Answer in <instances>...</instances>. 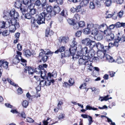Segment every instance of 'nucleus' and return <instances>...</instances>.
<instances>
[{"instance_id": "7", "label": "nucleus", "mask_w": 125, "mask_h": 125, "mask_svg": "<svg viewBox=\"0 0 125 125\" xmlns=\"http://www.w3.org/2000/svg\"><path fill=\"white\" fill-rule=\"evenodd\" d=\"M45 9H46L47 12L44 11L41 13V16H46L47 15L48 13L50 14V16H52V13L53 11V8L52 6L49 4L47 5V6L46 7Z\"/></svg>"}, {"instance_id": "3", "label": "nucleus", "mask_w": 125, "mask_h": 125, "mask_svg": "<svg viewBox=\"0 0 125 125\" xmlns=\"http://www.w3.org/2000/svg\"><path fill=\"white\" fill-rule=\"evenodd\" d=\"M82 42L83 44L88 46L90 48H93L96 45V43L95 41L91 40L88 38H86L83 39Z\"/></svg>"}, {"instance_id": "4", "label": "nucleus", "mask_w": 125, "mask_h": 125, "mask_svg": "<svg viewBox=\"0 0 125 125\" xmlns=\"http://www.w3.org/2000/svg\"><path fill=\"white\" fill-rule=\"evenodd\" d=\"M78 57L75 58H79L78 62L80 65H85L86 61L89 59V56L87 55H80Z\"/></svg>"}, {"instance_id": "48", "label": "nucleus", "mask_w": 125, "mask_h": 125, "mask_svg": "<svg viewBox=\"0 0 125 125\" xmlns=\"http://www.w3.org/2000/svg\"><path fill=\"white\" fill-rule=\"evenodd\" d=\"M86 110H96L97 109L94 107H92L91 106L87 105L86 107Z\"/></svg>"}, {"instance_id": "52", "label": "nucleus", "mask_w": 125, "mask_h": 125, "mask_svg": "<svg viewBox=\"0 0 125 125\" xmlns=\"http://www.w3.org/2000/svg\"><path fill=\"white\" fill-rule=\"evenodd\" d=\"M95 7V4L93 2H90L89 5V8L92 9H94Z\"/></svg>"}, {"instance_id": "37", "label": "nucleus", "mask_w": 125, "mask_h": 125, "mask_svg": "<svg viewBox=\"0 0 125 125\" xmlns=\"http://www.w3.org/2000/svg\"><path fill=\"white\" fill-rule=\"evenodd\" d=\"M96 47L97 49L99 50H102L103 48V45L100 42H98L96 44Z\"/></svg>"}, {"instance_id": "8", "label": "nucleus", "mask_w": 125, "mask_h": 125, "mask_svg": "<svg viewBox=\"0 0 125 125\" xmlns=\"http://www.w3.org/2000/svg\"><path fill=\"white\" fill-rule=\"evenodd\" d=\"M17 1L15 2V5L16 7L17 8H20L21 10V11L23 15L25 14V16L26 13H25V11L24 9L21 8V2L20 1V0H17Z\"/></svg>"}, {"instance_id": "22", "label": "nucleus", "mask_w": 125, "mask_h": 125, "mask_svg": "<svg viewBox=\"0 0 125 125\" xmlns=\"http://www.w3.org/2000/svg\"><path fill=\"white\" fill-rule=\"evenodd\" d=\"M9 26V21H8L5 22L4 21H1L0 22V27L2 28L5 27L7 28Z\"/></svg>"}, {"instance_id": "32", "label": "nucleus", "mask_w": 125, "mask_h": 125, "mask_svg": "<svg viewBox=\"0 0 125 125\" xmlns=\"http://www.w3.org/2000/svg\"><path fill=\"white\" fill-rule=\"evenodd\" d=\"M117 42H116V40L115 39V40L114 41V43H109L108 46L109 47V48L110 49L111 47H113L114 46H115L116 47H118L119 44L118 43H117Z\"/></svg>"}, {"instance_id": "24", "label": "nucleus", "mask_w": 125, "mask_h": 125, "mask_svg": "<svg viewBox=\"0 0 125 125\" xmlns=\"http://www.w3.org/2000/svg\"><path fill=\"white\" fill-rule=\"evenodd\" d=\"M19 27H17L15 25H10L9 23V26L8 28H9V31L11 32H14L15 31L16 28Z\"/></svg>"}, {"instance_id": "53", "label": "nucleus", "mask_w": 125, "mask_h": 125, "mask_svg": "<svg viewBox=\"0 0 125 125\" xmlns=\"http://www.w3.org/2000/svg\"><path fill=\"white\" fill-rule=\"evenodd\" d=\"M116 62L118 64H121L123 62V61L121 57H119L117 59Z\"/></svg>"}, {"instance_id": "30", "label": "nucleus", "mask_w": 125, "mask_h": 125, "mask_svg": "<svg viewBox=\"0 0 125 125\" xmlns=\"http://www.w3.org/2000/svg\"><path fill=\"white\" fill-rule=\"evenodd\" d=\"M97 55L98 57L101 59L103 58L104 57V53L102 51H99L97 52Z\"/></svg>"}, {"instance_id": "51", "label": "nucleus", "mask_w": 125, "mask_h": 125, "mask_svg": "<svg viewBox=\"0 0 125 125\" xmlns=\"http://www.w3.org/2000/svg\"><path fill=\"white\" fill-rule=\"evenodd\" d=\"M98 32L97 29H96L94 28L92 31L91 34L94 35H96L97 34Z\"/></svg>"}, {"instance_id": "5", "label": "nucleus", "mask_w": 125, "mask_h": 125, "mask_svg": "<svg viewBox=\"0 0 125 125\" xmlns=\"http://www.w3.org/2000/svg\"><path fill=\"white\" fill-rule=\"evenodd\" d=\"M3 14L4 16L9 15L10 16H19L18 13L14 9L11 10L10 12L8 10H5L3 12Z\"/></svg>"}, {"instance_id": "55", "label": "nucleus", "mask_w": 125, "mask_h": 125, "mask_svg": "<svg viewBox=\"0 0 125 125\" xmlns=\"http://www.w3.org/2000/svg\"><path fill=\"white\" fill-rule=\"evenodd\" d=\"M112 3V1L110 0H107L105 2V5L107 6H109Z\"/></svg>"}, {"instance_id": "34", "label": "nucleus", "mask_w": 125, "mask_h": 125, "mask_svg": "<svg viewBox=\"0 0 125 125\" xmlns=\"http://www.w3.org/2000/svg\"><path fill=\"white\" fill-rule=\"evenodd\" d=\"M123 11L122 10H121L118 13L117 12H115L114 14H108L107 16H109V15H111V16H113L114 15H116V14H117V16H122L123 14Z\"/></svg>"}, {"instance_id": "28", "label": "nucleus", "mask_w": 125, "mask_h": 125, "mask_svg": "<svg viewBox=\"0 0 125 125\" xmlns=\"http://www.w3.org/2000/svg\"><path fill=\"white\" fill-rule=\"evenodd\" d=\"M31 22L32 23V26L36 27V28H38V26L36 23V20H35V19L34 17H31Z\"/></svg>"}, {"instance_id": "58", "label": "nucleus", "mask_w": 125, "mask_h": 125, "mask_svg": "<svg viewBox=\"0 0 125 125\" xmlns=\"http://www.w3.org/2000/svg\"><path fill=\"white\" fill-rule=\"evenodd\" d=\"M63 104V103L62 101H59L57 104V107L59 108L60 109H61L62 108V107L61 106Z\"/></svg>"}, {"instance_id": "49", "label": "nucleus", "mask_w": 125, "mask_h": 125, "mask_svg": "<svg viewBox=\"0 0 125 125\" xmlns=\"http://www.w3.org/2000/svg\"><path fill=\"white\" fill-rule=\"evenodd\" d=\"M68 82L70 86L73 85L74 83V79L72 78H70L68 80Z\"/></svg>"}, {"instance_id": "43", "label": "nucleus", "mask_w": 125, "mask_h": 125, "mask_svg": "<svg viewBox=\"0 0 125 125\" xmlns=\"http://www.w3.org/2000/svg\"><path fill=\"white\" fill-rule=\"evenodd\" d=\"M28 102L26 100H24L22 103V106L25 108L27 107L28 105Z\"/></svg>"}, {"instance_id": "18", "label": "nucleus", "mask_w": 125, "mask_h": 125, "mask_svg": "<svg viewBox=\"0 0 125 125\" xmlns=\"http://www.w3.org/2000/svg\"><path fill=\"white\" fill-rule=\"evenodd\" d=\"M34 71L30 67L27 66L26 67L24 71V72L27 73L28 72L29 74L31 75H32L34 73Z\"/></svg>"}, {"instance_id": "19", "label": "nucleus", "mask_w": 125, "mask_h": 125, "mask_svg": "<svg viewBox=\"0 0 125 125\" xmlns=\"http://www.w3.org/2000/svg\"><path fill=\"white\" fill-rule=\"evenodd\" d=\"M60 11V8L58 6H55L53 7V10L52 13V16L55 15Z\"/></svg>"}, {"instance_id": "42", "label": "nucleus", "mask_w": 125, "mask_h": 125, "mask_svg": "<svg viewBox=\"0 0 125 125\" xmlns=\"http://www.w3.org/2000/svg\"><path fill=\"white\" fill-rule=\"evenodd\" d=\"M23 3L24 5H27L28 6L31 4V5L33 4L32 3H31L30 1H29V0H23Z\"/></svg>"}, {"instance_id": "39", "label": "nucleus", "mask_w": 125, "mask_h": 125, "mask_svg": "<svg viewBox=\"0 0 125 125\" xmlns=\"http://www.w3.org/2000/svg\"><path fill=\"white\" fill-rule=\"evenodd\" d=\"M24 54L26 57H29L31 54V53L29 50H26L24 52Z\"/></svg>"}, {"instance_id": "27", "label": "nucleus", "mask_w": 125, "mask_h": 125, "mask_svg": "<svg viewBox=\"0 0 125 125\" xmlns=\"http://www.w3.org/2000/svg\"><path fill=\"white\" fill-rule=\"evenodd\" d=\"M95 53V52L94 50L93 49H91L88 50L87 54L88 56H89V58L93 57L94 56Z\"/></svg>"}, {"instance_id": "25", "label": "nucleus", "mask_w": 125, "mask_h": 125, "mask_svg": "<svg viewBox=\"0 0 125 125\" xmlns=\"http://www.w3.org/2000/svg\"><path fill=\"white\" fill-rule=\"evenodd\" d=\"M39 56L40 57H42V60L44 62L47 61L48 58V57L44 54L42 52L40 53Z\"/></svg>"}, {"instance_id": "15", "label": "nucleus", "mask_w": 125, "mask_h": 125, "mask_svg": "<svg viewBox=\"0 0 125 125\" xmlns=\"http://www.w3.org/2000/svg\"><path fill=\"white\" fill-rule=\"evenodd\" d=\"M10 112L13 114H17V115L19 116H21L22 118H25L26 115L24 112H22L21 114L18 112L16 110V109H12L10 110Z\"/></svg>"}, {"instance_id": "23", "label": "nucleus", "mask_w": 125, "mask_h": 125, "mask_svg": "<svg viewBox=\"0 0 125 125\" xmlns=\"http://www.w3.org/2000/svg\"><path fill=\"white\" fill-rule=\"evenodd\" d=\"M91 27V25L90 24H87V28L83 30V32L85 34H88L90 33V29Z\"/></svg>"}, {"instance_id": "54", "label": "nucleus", "mask_w": 125, "mask_h": 125, "mask_svg": "<svg viewBox=\"0 0 125 125\" xmlns=\"http://www.w3.org/2000/svg\"><path fill=\"white\" fill-rule=\"evenodd\" d=\"M109 49V47L108 46H103V48L102 50L104 51L105 52H106L107 51H108Z\"/></svg>"}, {"instance_id": "11", "label": "nucleus", "mask_w": 125, "mask_h": 125, "mask_svg": "<svg viewBox=\"0 0 125 125\" xmlns=\"http://www.w3.org/2000/svg\"><path fill=\"white\" fill-rule=\"evenodd\" d=\"M80 19V16H74L73 19H67V21L69 24L71 25L73 24L75 21H78Z\"/></svg>"}, {"instance_id": "61", "label": "nucleus", "mask_w": 125, "mask_h": 125, "mask_svg": "<svg viewBox=\"0 0 125 125\" xmlns=\"http://www.w3.org/2000/svg\"><path fill=\"white\" fill-rule=\"evenodd\" d=\"M7 81L10 83L11 85H13L14 86H16V85L13 82H12L11 80L9 78L7 79Z\"/></svg>"}, {"instance_id": "57", "label": "nucleus", "mask_w": 125, "mask_h": 125, "mask_svg": "<svg viewBox=\"0 0 125 125\" xmlns=\"http://www.w3.org/2000/svg\"><path fill=\"white\" fill-rule=\"evenodd\" d=\"M114 25L115 26V27L118 28L121 27L122 26V23H120L119 22H116Z\"/></svg>"}, {"instance_id": "46", "label": "nucleus", "mask_w": 125, "mask_h": 125, "mask_svg": "<svg viewBox=\"0 0 125 125\" xmlns=\"http://www.w3.org/2000/svg\"><path fill=\"white\" fill-rule=\"evenodd\" d=\"M73 26V28L74 30H77L79 28V27L78 23H76L74 22L73 23V24L72 25Z\"/></svg>"}, {"instance_id": "45", "label": "nucleus", "mask_w": 125, "mask_h": 125, "mask_svg": "<svg viewBox=\"0 0 125 125\" xmlns=\"http://www.w3.org/2000/svg\"><path fill=\"white\" fill-rule=\"evenodd\" d=\"M109 96V95H107L104 97H100L99 99V100H100L101 101H107L108 100H109L108 98Z\"/></svg>"}, {"instance_id": "20", "label": "nucleus", "mask_w": 125, "mask_h": 125, "mask_svg": "<svg viewBox=\"0 0 125 125\" xmlns=\"http://www.w3.org/2000/svg\"><path fill=\"white\" fill-rule=\"evenodd\" d=\"M117 38L115 39L117 43L119 44V42L122 43L125 41V36L123 35L122 37H120L118 36Z\"/></svg>"}, {"instance_id": "60", "label": "nucleus", "mask_w": 125, "mask_h": 125, "mask_svg": "<svg viewBox=\"0 0 125 125\" xmlns=\"http://www.w3.org/2000/svg\"><path fill=\"white\" fill-rule=\"evenodd\" d=\"M17 93L18 94L20 95L21 94L23 91L21 87H19L17 90Z\"/></svg>"}, {"instance_id": "9", "label": "nucleus", "mask_w": 125, "mask_h": 125, "mask_svg": "<svg viewBox=\"0 0 125 125\" xmlns=\"http://www.w3.org/2000/svg\"><path fill=\"white\" fill-rule=\"evenodd\" d=\"M17 54L16 55V57L14 59L13 61V63L15 64L18 63L20 61V59H21V53L19 51H17Z\"/></svg>"}, {"instance_id": "56", "label": "nucleus", "mask_w": 125, "mask_h": 125, "mask_svg": "<svg viewBox=\"0 0 125 125\" xmlns=\"http://www.w3.org/2000/svg\"><path fill=\"white\" fill-rule=\"evenodd\" d=\"M42 71L39 68H36L34 71L35 73L38 74H40Z\"/></svg>"}, {"instance_id": "50", "label": "nucleus", "mask_w": 125, "mask_h": 125, "mask_svg": "<svg viewBox=\"0 0 125 125\" xmlns=\"http://www.w3.org/2000/svg\"><path fill=\"white\" fill-rule=\"evenodd\" d=\"M67 11L66 10H63L60 14L61 16H67L68 15Z\"/></svg>"}, {"instance_id": "31", "label": "nucleus", "mask_w": 125, "mask_h": 125, "mask_svg": "<svg viewBox=\"0 0 125 125\" xmlns=\"http://www.w3.org/2000/svg\"><path fill=\"white\" fill-rule=\"evenodd\" d=\"M47 73V72L46 73L44 71H42L40 73L41 77L44 79H46L48 77V74L47 75H46V74Z\"/></svg>"}, {"instance_id": "47", "label": "nucleus", "mask_w": 125, "mask_h": 125, "mask_svg": "<svg viewBox=\"0 0 125 125\" xmlns=\"http://www.w3.org/2000/svg\"><path fill=\"white\" fill-rule=\"evenodd\" d=\"M33 3L36 6H39L41 4V2L40 0H36Z\"/></svg>"}, {"instance_id": "35", "label": "nucleus", "mask_w": 125, "mask_h": 125, "mask_svg": "<svg viewBox=\"0 0 125 125\" xmlns=\"http://www.w3.org/2000/svg\"><path fill=\"white\" fill-rule=\"evenodd\" d=\"M89 3V1L87 0H83L80 3V5L82 7L86 6Z\"/></svg>"}, {"instance_id": "36", "label": "nucleus", "mask_w": 125, "mask_h": 125, "mask_svg": "<svg viewBox=\"0 0 125 125\" xmlns=\"http://www.w3.org/2000/svg\"><path fill=\"white\" fill-rule=\"evenodd\" d=\"M65 49V47L64 46H62L60 47L58 49L55 51L54 53H58L59 52H62L64 51Z\"/></svg>"}, {"instance_id": "16", "label": "nucleus", "mask_w": 125, "mask_h": 125, "mask_svg": "<svg viewBox=\"0 0 125 125\" xmlns=\"http://www.w3.org/2000/svg\"><path fill=\"white\" fill-rule=\"evenodd\" d=\"M106 35V39L108 41H110L113 40L115 38V35L114 34L111 33L110 31V32H108L107 34H105Z\"/></svg>"}, {"instance_id": "41", "label": "nucleus", "mask_w": 125, "mask_h": 125, "mask_svg": "<svg viewBox=\"0 0 125 125\" xmlns=\"http://www.w3.org/2000/svg\"><path fill=\"white\" fill-rule=\"evenodd\" d=\"M42 7L43 8L45 9H46V7L47 6V5H48V4L47 3V2L46 0H42V2H41V4Z\"/></svg>"}, {"instance_id": "1", "label": "nucleus", "mask_w": 125, "mask_h": 125, "mask_svg": "<svg viewBox=\"0 0 125 125\" xmlns=\"http://www.w3.org/2000/svg\"><path fill=\"white\" fill-rule=\"evenodd\" d=\"M57 73L55 72H53L52 74L50 73H48V77L45 80L46 85L49 86L51 84V83L53 84L54 81L53 79V78H55L57 76Z\"/></svg>"}, {"instance_id": "2", "label": "nucleus", "mask_w": 125, "mask_h": 125, "mask_svg": "<svg viewBox=\"0 0 125 125\" xmlns=\"http://www.w3.org/2000/svg\"><path fill=\"white\" fill-rule=\"evenodd\" d=\"M3 17L7 20L10 21L12 25H15L17 27H19V23L17 21V20L18 19L17 17H15L14 16H4Z\"/></svg>"}, {"instance_id": "26", "label": "nucleus", "mask_w": 125, "mask_h": 125, "mask_svg": "<svg viewBox=\"0 0 125 125\" xmlns=\"http://www.w3.org/2000/svg\"><path fill=\"white\" fill-rule=\"evenodd\" d=\"M69 40V38L67 37H61L59 38V41L60 42H62L65 43L68 42Z\"/></svg>"}, {"instance_id": "6", "label": "nucleus", "mask_w": 125, "mask_h": 125, "mask_svg": "<svg viewBox=\"0 0 125 125\" xmlns=\"http://www.w3.org/2000/svg\"><path fill=\"white\" fill-rule=\"evenodd\" d=\"M98 28L99 31L101 32L104 31L105 34H107L108 32H110V30L109 29H107V25L105 24H102L100 26L98 25Z\"/></svg>"}, {"instance_id": "17", "label": "nucleus", "mask_w": 125, "mask_h": 125, "mask_svg": "<svg viewBox=\"0 0 125 125\" xmlns=\"http://www.w3.org/2000/svg\"><path fill=\"white\" fill-rule=\"evenodd\" d=\"M36 23L40 25L41 24L44 23L45 18L43 16H37Z\"/></svg>"}, {"instance_id": "38", "label": "nucleus", "mask_w": 125, "mask_h": 125, "mask_svg": "<svg viewBox=\"0 0 125 125\" xmlns=\"http://www.w3.org/2000/svg\"><path fill=\"white\" fill-rule=\"evenodd\" d=\"M41 50L44 52V54L45 55L52 54L53 53V52H52L48 49H45L44 50L43 49H42Z\"/></svg>"}, {"instance_id": "10", "label": "nucleus", "mask_w": 125, "mask_h": 125, "mask_svg": "<svg viewBox=\"0 0 125 125\" xmlns=\"http://www.w3.org/2000/svg\"><path fill=\"white\" fill-rule=\"evenodd\" d=\"M88 48L86 47L82 48L81 50L78 52V55L82 56L88 54Z\"/></svg>"}, {"instance_id": "44", "label": "nucleus", "mask_w": 125, "mask_h": 125, "mask_svg": "<svg viewBox=\"0 0 125 125\" xmlns=\"http://www.w3.org/2000/svg\"><path fill=\"white\" fill-rule=\"evenodd\" d=\"M79 28H83L85 26V23L83 21H80L78 23Z\"/></svg>"}, {"instance_id": "59", "label": "nucleus", "mask_w": 125, "mask_h": 125, "mask_svg": "<svg viewBox=\"0 0 125 125\" xmlns=\"http://www.w3.org/2000/svg\"><path fill=\"white\" fill-rule=\"evenodd\" d=\"M40 84L41 86L43 87L46 85L45 81V80H42L40 82Z\"/></svg>"}, {"instance_id": "29", "label": "nucleus", "mask_w": 125, "mask_h": 125, "mask_svg": "<svg viewBox=\"0 0 125 125\" xmlns=\"http://www.w3.org/2000/svg\"><path fill=\"white\" fill-rule=\"evenodd\" d=\"M77 42H76L75 38L70 43L71 47H73L75 49H77Z\"/></svg>"}, {"instance_id": "33", "label": "nucleus", "mask_w": 125, "mask_h": 125, "mask_svg": "<svg viewBox=\"0 0 125 125\" xmlns=\"http://www.w3.org/2000/svg\"><path fill=\"white\" fill-rule=\"evenodd\" d=\"M70 55V53L69 49V50L66 51L64 53H61L62 57L69 56Z\"/></svg>"}, {"instance_id": "12", "label": "nucleus", "mask_w": 125, "mask_h": 125, "mask_svg": "<svg viewBox=\"0 0 125 125\" xmlns=\"http://www.w3.org/2000/svg\"><path fill=\"white\" fill-rule=\"evenodd\" d=\"M33 7L32 6L31 4L28 6V7L27 9V11L29 12V16L30 15H33L36 13V9H33Z\"/></svg>"}, {"instance_id": "63", "label": "nucleus", "mask_w": 125, "mask_h": 125, "mask_svg": "<svg viewBox=\"0 0 125 125\" xmlns=\"http://www.w3.org/2000/svg\"><path fill=\"white\" fill-rule=\"evenodd\" d=\"M26 120L27 121L30 123H33L34 122V120H33L32 118L28 117L27 118Z\"/></svg>"}, {"instance_id": "21", "label": "nucleus", "mask_w": 125, "mask_h": 125, "mask_svg": "<svg viewBox=\"0 0 125 125\" xmlns=\"http://www.w3.org/2000/svg\"><path fill=\"white\" fill-rule=\"evenodd\" d=\"M8 63L5 60H0V64L1 66L2 65L3 67L5 69H7L8 67Z\"/></svg>"}, {"instance_id": "13", "label": "nucleus", "mask_w": 125, "mask_h": 125, "mask_svg": "<svg viewBox=\"0 0 125 125\" xmlns=\"http://www.w3.org/2000/svg\"><path fill=\"white\" fill-rule=\"evenodd\" d=\"M69 49L70 53V55L73 56V59L74 58H76L78 57L79 55H78V52L77 54H75L77 49H75L73 47H70Z\"/></svg>"}, {"instance_id": "64", "label": "nucleus", "mask_w": 125, "mask_h": 125, "mask_svg": "<svg viewBox=\"0 0 125 125\" xmlns=\"http://www.w3.org/2000/svg\"><path fill=\"white\" fill-rule=\"evenodd\" d=\"M9 32L7 30L4 31L2 33V35L4 36H6L9 34Z\"/></svg>"}, {"instance_id": "14", "label": "nucleus", "mask_w": 125, "mask_h": 125, "mask_svg": "<svg viewBox=\"0 0 125 125\" xmlns=\"http://www.w3.org/2000/svg\"><path fill=\"white\" fill-rule=\"evenodd\" d=\"M92 61L87 60L85 63V65L87 66V69L90 71H92L93 68V67L92 65Z\"/></svg>"}, {"instance_id": "40", "label": "nucleus", "mask_w": 125, "mask_h": 125, "mask_svg": "<svg viewBox=\"0 0 125 125\" xmlns=\"http://www.w3.org/2000/svg\"><path fill=\"white\" fill-rule=\"evenodd\" d=\"M53 32L51 31V32H50L49 28L48 27L47 28L45 36L47 37H48L49 36L51 35V34H52Z\"/></svg>"}, {"instance_id": "62", "label": "nucleus", "mask_w": 125, "mask_h": 125, "mask_svg": "<svg viewBox=\"0 0 125 125\" xmlns=\"http://www.w3.org/2000/svg\"><path fill=\"white\" fill-rule=\"evenodd\" d=\"M56 1L58 5H62L63 3V0H55Z\"/></svg>"}]
</instances>
